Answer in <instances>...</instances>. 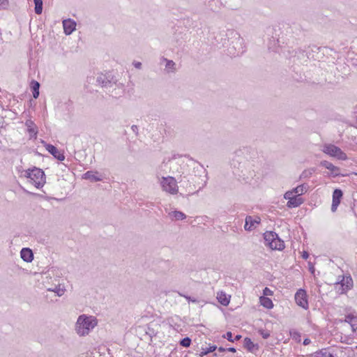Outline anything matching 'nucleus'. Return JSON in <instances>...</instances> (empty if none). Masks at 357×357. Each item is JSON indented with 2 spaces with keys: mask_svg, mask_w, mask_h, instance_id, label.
I'll use <instances>...</instances> for the list:
<instances>
[{
  "mask_svg": "<svg viewBox=\"0 0 357 357\" xmlns=\"http://www.w3.org/2000/svg\"><path fill=\"white\" fill-rule=\"evenodd\" d=\"M256 156V150L250 146H243L237 149L231 161L234 174L245 182H250L255 176L254 170L250 169V161Z\"/></svg>",
  "mask_w": 357,
  "mask_h": 357,
  "instance_id": "nucleus-1",
  "label": "nucleus"
},
{
  "mask_svg": "<svg viewBox=\"0 0 357 357\" xmlns=\"http://www.w3.org/2000/svg\"><path fill=\"white\" fill-rule=\"evenodd\" d=\"M96 319L86 314L80 315L76 322L75 330L78 335L84 336L96 326Z\"/></svg>",
  "mask_w": 357,
  "mask_h": 357,
  "instance_id": "nucleus-2",
  "label": "nucleus"
},
{
  "mask_svg": "<svg viewBox=\"0 0 357 357\" xmlns=\"http://www.w3.org/2000/svg\"><path fill=\"white\" fill-rule=\"evenodd\" d=\"M227 36L231 40L230 44L231 47L230 48L234 50L233 52L230 51V54H233L234 56L243 54L245 52L246 48L244 44V40L239 33L232 29L228 30Z\"/></svg>",
  "mask_w": 357,
  "mask_h": 357,
  "instance_id": "nucleus-3",
  "label": "nucleus"
},
{
  "mask_svg": "<svg viewBox=\"0 0 357 357\" xmlns=\"http://www.w3.org/2000/svg\"><path fill=\"white\" fill-rule=\"evenodd\" d=\"M24 176L30 179L36 188H41L45 183V174L44 172L38 167H34L24 171Z\"/></svg>",
  "mask_w": 357,
  "mask_h": 357,
  "instance_id": "nucleus-4",
  "label": "nucleus"
},
{
  "mask_svg": "<svg viewBox=\"0 0 357 357\" xmlns=\"http://www.w3.org/2000/svg\"><path fill=\"white\" fill-rule=\"evenodd\" d=\"M264 244L272 250H282L284 248V241L278 234L273 231H267L263 234Z\"/></svg>",
  "mask_w": 357,
  "mask_h": 357,
  "instance_id": "nucleus-5",
  "label": "nucleus"
},
{
  "mask_svg": "<svg viewBox=\"0 0 357 357\" xmlns=\"http://www.w3.org/2000/svg\"><path fill=\"white\" fill-rule=\"evenodd\" d=\"M322 151L340 160L344 161L348 159L347 154L340 148L333 144H325L323 146Z\"/></svg>",
  "mask_w": 357,
  "mask_h": 357,
  "instance_id": "nucleus-6",
  "label": "nucleus"
},
{
  "mask_svg": "<svg viewBox=\"0 0 357 357\" xmlns=\"http://www.w3.org/2000/svg\"><path fill=\"white\" fill-rule=\"evenodd\" d=\"M160 184L162 190L171 195H176L178 192L177 181L172 176L162 177Z\"/></svg>",
  "mask_w": 357,
  "mask_h": 357,
  "instance_id": "nucleus-7",
  "label": "nucleus"
},
{
  "mask_svg": "<svg viewBox=\"0 0 357 357\" xmlns=\"http://www.w3.org/2000/svg\"><path fill=\"white\" fill-rule=\"evenodd\" d=\"M353 287L354 282L350 275H343L342 279L335 283V289L340 294H347Z\"/></svg>",
  "mask_w": 357,
  "mask_h": 357,
  "instance_id": "nucleus-8",
  "label": "nucleus"
},
{
  "mask_svg": "<svg viewBox=\"0 0 357 357\" xmlns=\"http://www.w3.org/2000/svg\"><path fill=\"white\" fill-rule=\"evenodd\" d=\"M116 80L114 78L111 73L108 72L105 74L100 73L96 78V82L102 87L112 86L115 84Z\"/></svg>",
  "mask_w": 357,
  "mask_h": 357,
  "instance_id": "nucleus-9",
  "label": "nucleus"
},
{
  "mask_svg": "<svg viewBox=\"0 0 357 357\" xmlns=\"http://www.w3.org/2000/svg\"><path fill=\"white\" fill-rule=\"evenodd\" d=\"M296 304L302 308L307 310L309 307L307 295L303 289H299L294 296Z\"/></svg>",
  "mask_w": 357,
  "mask_h": 357,
  "instance_id": "nucleus-10",
  "label": "nucleus"
},
{
  "mask_svg": "<svg viewBox=\"0 0 357 357\" xmlns=\"http://www.w3.org/2000/svg\"><path fill=\"white\" fill-rule=\"evenodd\" d=\"M41 142L42 144H44V146L45 147L46 150L56 159L59 160V161L64 160L65 155L63 153L59 151L55 146L50 144H47L43 140H42Z\"/></svg>",
  "mask_w": 357,
  "mask_h": 357,
  "instance_id": "nucleus-11",
  "label": "nucleus"
},
{
  "mask_svg": "<svg viewBox=\"0 0 357 357\" xmlns=\"http://www.w3.org/2000/svg\"><path fill=\"white\" fill-rule=\"evenodd\" d=\"M320 165L328 169L330 171L329 175L333 178L342 175L340 173V168L337 166H335L331 162H328L327 160H323L320 162Z\"/></svg>",
  "mask_w": 357,
  "mask_h": 357,
  "instance_id": "nucleus-12",
  "label": "nucleus"
},
{
  "mask_svg": "<svg viewBox=\"0 0 357 357\" xmlns=\"http://www.w3.org/2000/svg\"><path fill=\"white\" fill-rule=\"evenodd\" d=\"M343 196V192L340 189H335L333 192V199H332V205H331V211L335 212L337 211V206L340 204L341 199Z\"/></svg>",
  "mask_w": 357,
  "mask_h": 357,
  "instance_id": "nucleus-13",
  "label": "nucleus"
},
{
  "mask_svg": "<svg viewBox=\"0 0 357 357\" xmlns=\"http://www.w3.org/2000/svg\"><path fill=\"white\" fill-rule=\"evenodd\" d=\"M27 132L30 139H36L38 132V128L35 123L31 119L26 120L25 122Z\"/></svg>",
  "mask_w": 357,
  "mask_h": 357,
  "instance_id": "nucleus-14",
  "label": "nucleus"
},
{
  "mask_svg": "<svg viewBox=\"0 0 357 357\" xmlns=\"http://www.w3.org/2000/svg\"><path fill=\"white\" fill-rule=\"evenodd\" d=\"M63 27L64 33L67 36L70 35L76 28V22L72 19L63 20Z\"/></svg>",
  "mask_w": 357,
  "mask_h": 357,
  "instance_id": "nucleus-15",
  "label": "nucleus"
},
{
  "mask_svg": "<svg viewBox=\"0 0 357 357\" xmlns=\"http://www.w3.org/2000/svg\"><path fill=\"white\" fill-rule=\"evenodd\" d=\"M259 218L255 219L248 215L245 218L244 229L246 231H252L259 224Z\"/></svg>",
  "mask_w": 357,
  "mask_h": 357,
  "instance_id": "nucleus-16",
  "label": "nucleus"
},
{
  "mask_svg": "<svg viewBox=\"0 0 357 357\" xmlns=\"http://www.w3.org/2000/svg\"><path fill=\"white\" fill-rule=\"evenodd\" d=\"M82 178L86 180H89L91 182L100 181L102 180V176L98 172L87 171L82 176Z\"/></svg>",
  "mask_w": 357,
  "mask_h": 357,
  "instance_id": "nucleus-17",
  "label": "nucleus"
},
{
  "mask_svg": "<svg viewBox=\"0 0 357 357\" xmlns=\"http://www.w3.org/2000/svg\"><path fill=\"white\" fill-rule=\"evenodd\" d=\"M22 259L26 262H31L33 259V253L29 248H23L20 251Z\"/></svg>",
  "mask_w": 357,
  "mask_h": 357,
  "instance_id": "nucleus-18",
  "label": "nucleus"
},
{
  "mask_svg": "<svg viewBox=\"0 0 357 357\" xmlns=\"http://www.w3.org/2000/svg\"><path fill=\"white\" fill-rule=\"evenodd\" d=\"M303 203V199L298 195H294L287 203V206L289 208H296Z\"/></svg>",
  "mask_w": 357,
  "mask_h": 357,
  "instance_id": "nucleus-19",
  "label": "nucleus"
},
{
  "mask_svg": "<svg viewBox=\"0 0 357 357\" xmlns=\"http://www.w3.org/2000/svg\"><path fill=\"white\" fill-rule=\"evenodd\" d=\"M217 299L221 305L227 306L229 303L230 296H228L225 293L220 291L218 293Z\"/></svg>",
  "mask_w": 357,
  "mask_h": 357,
  "instance_id": "nucleus-20",
  "label": "nucleus"
},
{
  "mask_svg": "<svg viewBox=\"0 0 357 357\" xmlns=\"http://www.w3.org/2000/svg\"><path fill=\"white\" fill-rule=\"evenodd\" d=\"M313 357H335L328 348L322 349L313 354Z\"/></svg>",
  "mask_w": 357,
  "mask_h": 357,
  "instance_id": "nucleus-21",
  "label": "nucleus"
},
{
  "mask_svg": "<svg viewBox=\"0 0 357 357\" xmlns=\"http://www.w3.org/2000/svg\"><path fill=\"white\" fill-rule=\"evenodd\" d=\"M30 86L32 91L33 97L36 99L38 98L40 94V83L36 80H32L31 82Z\"/></svg>",
  "mask_w": 357,
  "mask_h": 357,
  "instance_id": "nucleus-22",
  "label": "nucleus"
},
{
  "mask_svg": "<svg viewBox=\"0 0 357 357\" xmlns=\"http://www.w3.org/2000/svg\"><path fill=\"white\" fill-rule=\"evenodd\" d=\"M308 189V185L307 184H301L298 185L297 187L292 189L293 192L296 195H298L300 197L301 195H303L307 191Z\"/></svg>",
  "mask_w": 357,
  "mask_h": 357,
  "instance_id": "nucleus-23",
  "label": "nucleus"
},
{
  "mask_svg": "<svg viewBox=\"0 0 357 357\" xmlns=\"http://www.w3.org/2000/svg\"><path fill=\"white\" fill-rule=\"evenodd\" d=\"M259 300L261 305L266 309H272L273 307V303L271 298L266 296H261Z\"/></svg>",
  "mask_w": 357,
  "mask_h": 357,
  "instance_id": "nucleus-24",
  "label": "nucleus"
},
{
  "mask_svg": "<svg viewBox=\"0 0 357 357\" xmlns=\"http://www.w3.org/2000/svg\"><path fill=\"white\" fill-rule=\"evenodd\" d=\"M169 215L172 218H174L176 220H182L186 218V215L182 211H174L169 213Z\"/></svg>",
  "mask_w": 357,
  "mask_h": 357,
  "instance_id": "nucleus-25",
  "label": "nucleus"
},
{
  "mask_svg": "<svg viewBox=\"0 0 357 357\" xmlns=\"http://www.w3.org/2000/svg\"><path fill=\"white\" fill-rule=\"evenodd\" d=\"M243 346L244 347L249 351H252L255 347H257V345H255L253 342L249 337H245L243 340Z\"/></svg>",
  "mask_w": 357,
  "mask_h": 357,
  "instance_id": "nucleus-26",
  "label": "nucleus"
},
{
  "mask_svg": "<svg viewBox=\"0 0 357 357\" xmlns=\"http://www.w3.org/2000/svg\"><path fill=\"white\" fill-rule=\"evenodd\" d=\"M165 61H166L165 70L167 73H173L175 71V63L172 60H168L167 59H163Z\"/></svg>",
  "mask_w": 357,
  "mask_h": 357,
  "instance_id": "nucleus-27",
  "label": "nucleus"
},
{
  "mask_svg": "<svg viewBox=\"0 0 357 357\" xmlns=\"http://www.w3.org/2000/svg\"><path fill=\"white\" fill-rule=\"evenodd\" d=\"M35 5L34 11L36 14L40 15L43 12V0H33Z\"/></svg>",
  "mask_w": 357,
  "mask_h": 357,
  "instance_id": "nucleus-28",
  "label": "nucleus"
},
{
  "mask_svg": "<svg viewBox=\"0 0 357 357\" xmlns=\"http://www.w3.org/2000/svg\"><path fill=\"white\" fill-rule=\"evenodd\" d=\"M314 172H315L314 168H310L307 169H305L304 171H303V172L300 175V179H305V178H310L313 174V173Z\"/></svg>",
  "mask_w": 357,
  "mask_h": 357,
  "instance_id": "nucleus-29",
  "label": "nucleus"
},
{
  "mask_svg": "<svg viewBox=\"0 0 357 357\" xmlns=\"http://www.w3.org/2000/svg\"><path fill=\"white\" fill-rule=\"evenodd\" d=\"M223 337L225 338H226L228 341L234 342L238 341L241 338L242 336L241 335H236L234 337V338H232V333L230 331H228L226 333L225 335H223Z\"/></svg>",
  "mask_w": 357,
  "mask_h": 357,
  "instance_id": "nucleus-30",
  "label": "nucleus"
},
{
  "mask_svg": "<svg viewBox=\"0 0 357 357\" xmlns=\"http://www.w3.org/2000/svg\"><path fill=\"white\" fill-rule=\"evenodd\" d=\"M144 331L146 333V335H149L151 339L157 335V332L155 331V329L152 327L151 324H149L146 326Z\"/></svg>",
  "mask_w": 357,
  "mask_h": 357,
  "instance_id": "nucleus-31",
  "label": "nucleus"
},
{
  "mask_svg": "<svg viewBox=\"0 0 357 357\" xmlns=\"http://www.w3.org/2000/svg\"><path fill=\"white\" fill-rule=\"evenodd\" d=\"M217 349L215 345L210 346L209 347L202 348L200 351L199 356L203 357L205 355L214 351Z\"/></svg>",
  "mask_w": 357,
  "mask_h": 357,
  "instance_id": "nucleus-32",
  "label": "nucleus"
},
{
  "mask_svg": "<svg viewBox=\"0 0 357 357\" xmlns=\"http://www.w3.org/2000/svg\"><path fill=\"white\" fill-rule=\"evenodd\" d=\"M48 291L54 292L58 296H61L64 294L65 289L61 288L60 285H58L54 288H49Z\"/></svg>",
  "mask_w": 357,
  "mask_h": 357,
  "instance_id": "nucleus-33",
  "label": "nucleus"
},
{
  "mask_svg": "<svg viewBox=\"0 0 357 357\" xmlns=\"http://www.w3.org/2000/svg\"><path fill=\"white\" fill-rule=\"evenodd\" d=\"M191 342L192 341L190 337H185L180 340L179 344L183 347H189L190 346Z\"/></svg>",
  "mask_w": 357,
  "mask_h": 357,
  "instance_id": "nucleus-34",
  "label": "nucleus"
},
{
  "mask_svg": "<svg viewBox=\"0 0 357 357\" xmlns=\"http://www.w3.org/2000/svg\"><path fill=\"white\" fill-rule=\"evenodd\" d=\"M350 326L354 332L357 331V316L355 315L353 319L351 321Z\"/></svg>",
  "mask_w": 357,
  "mask_h": 357,
  "instance_id": "nucleus-35",
  "label": "nucleus"
},
{
  "mask_svg": "<svg viewBox=\"0 0 357 357\" xmlns=\"http://www.w3.org/2000/svg\"><path fill=\"white\" fill-rule=\"evenodd\" d=\"M292 338L295 340L296 342L301 341V334L298 331H294L290 333Z\"/></svg>",
  "mask_w": 357,
  "mask_h": 357,
  "instance_id": "nucleus-36",
  "label": "nucleus"
},
{
  "mask_svg": "<svg viewBox=\"0 0 357 357\" xmlns=\"http://www.w3.org/2000/svg\"><path fill=\"white\" fill-rule=\"evenodd\" d=\"M292 197H294V193L293 192V190H289L287 192H286L284 195V198L285 199H287L288 201Z\"/></svg>",
  "mask_w": 357,
  "mask_h": 357,
  "instance_id": "nucleus-37",
  "label": "nucleus"
},
{
  "mask_svg": "<svg viewBox=\"0 0 357 357\" xmlns=\"http://www.w3.org/2000/svg\"><path fill=\"white\" fill-rule=\"evenodd\" d=\"M179 295L181 296H183L184 298H186V300L188 301V302H192V303H197V300L195 298H192L190 296H186V295H184L183 294H181L179 293Z\"/></svg>",
  "mask_w": 357,
  "mask_h": 357,
  "instance_id": "nucleus-38",
  "label": "nucleus"
},
{
  "mask_svg": "<svg viewBox=\"0 0 357 357\" xmlns=\"http://www.w3.org/2000/svg\"><path fill=\"white\" fill-rule=\"evenodd\" d=\"M259 334L261 335V337L264 338V339H267L268 337H270V333L267 331H265V330H260L259 331Z\"/></svg>",
  "mask_w": 357,
  "mask_h": 357,
  "instance_id": "nucleus-39",
  "label": "nucleus"
},
{
  "mask_svg": "<svg viewBox=\"0 0 357 357\" xmlns=\"http://www.w3.org/2000/svg\"><path fill=\"white\" fill-rule=\"evenodd\" d=\"M8 3V0H0V9H6Z\"/></svg>",
  "mask_w": 357,
  "mask_h": 357,
  "instance_id": "nucleus-40",
  "label": "nucleus"
},
{
  "mask_svg": "<svg viewBox=\"0 0 357 357\" xmlns=\"http://www.w3.org/2000/svg\"><path fill=\"white\" fill-rule=\"evenodd\" d=\"M354 316L355 315L352 313L348 314L345 316L344 321L350 324L351 321L353 319Z\"/></svg>",
  "mask_w": 357,
  "mask_h": 357,
  "instance_id": "nucleus-41",
  "label": "nucleus"
},
{
  "mask_svg": "<svg viewBox=\"0 0 357 357\" xmlns=\"http://www.w3.org/2000/svg\"><path fill=\"white\" fill-rule=\"evenodd\" d=\"M273 294V291H271L269 288L265 287L263 289V294L264 296H272Z\"/></svg>",
  "mask_w": 357,
  "mask_h": 357,
  "instance_id": "nucleus-42",
  "label": "nucleus"
},
{
  "mask_svg": "<svg viewBox=\"0 0 357 357\" xmlns=\"http://www.w3.org/2000/svg\"><path fill=\"white\" fill-rule=\"evenodd\" d=\"M131 129H132V132H133L136 135H138V130H138V127H137V126H136V125H132V126H131Z\"/></svg>",
  "mask_w": 357,
  "mask_h": 357,
  "instance_id": "nucleus-43",
  "label": "nucleus"
},
{
  "mask_svg": "<svg viewBox=\"0 0 357 357\" xmlns=\"http://www.w3.org/2000/svg\"><path fill=\"white\" fill-rule=\"evenodd\" d=\"M133 65L137 69H140L142 67V63L139 61H134Z\"/></svg>",
  "mask_w": 357,
  "mask_h": 357,
  "instance_id": "nucleus-44",
  "label": "nucleus"
},
{
  "mask_svg": "<svg viewBox=\"0 0 357 357\" xmlns=\"http://www.w3.org/2000/svg\"><path fill=\"white\" fill-rule=\"evenodd\" d=\"M352 209L355 213H357V200H354V206L352 207Z\"/></svg>",
  "mask_w": 357,
  "mask_h": 357,
  "instance_id": "nucleus-45",
  "label": "nucleus"
},
{
  "mask_svg": "<svg viewBox=\"0 0 357 357\" xmlns=\"http://www.w3.org/2000/svg\"><path fill=\"white\" fill-rule=\"evenodd\" d=\"M311 342L309 338H305L303 342V345H308Z\"/></svg>",
  "mask_w": 357,
  "mask_h": 357,
  "instance_id": "nucleus-46",
  "label": "nucleus"
},
{
  "mask_svg": "<svg viewBox=\"0 0 357 357\" xmlns=\"http://www.w3.org/2000/svg\"><path fill=\"white\" fill-rule=\"evenodd\" d=\"M302 257H303V259H307L308 258V257H309L308 252L304 251L303 253Z\"/></svg>",
  "mask_w": 357,
  "mask_h": 357,
  "instance_id": "nucleus-47",
  "label": "nucleus"
},
{
  "mask_svg": "<svg viewBox=\"0 0 357 357\" xmlns=\"http://www.w3.org/2000/svg\"><path fill=\"white\" fill-rule=\"evenodd\" d=\"M226 349H227V351L232 352V353H235L236 351V350L234 347H229Z\"/></svg>",
  "mask_w": 357,
  "mask_h": 357,
  "instance_id": "nucleus-48",
  "label": "nucleus"
},
{
  "mask_svg": "<svg viewBox=\"0 0 357 357\" xmlns=\"http://www.w3.org/2000/svg\"><path fill=\"white\" fill-rule=\"evenodd\" d=\"M218 351H219L220 352H224V351H227V349H225L224 347H220L218 348Z\"/></svg>",
  "mask_w": 357,
  "mask_h": 357,
  "instance_id": "nucleus-49",
  "label": "nucleus"
},
{
  "mask_svg": "<svg viewBox=\"0 0 357 357\" xmlns=\"http://www.w3.org/2000/svg\"><path fill=\"white\" fill-rule=\"evenodd\" d=\"M301 357H305L304 356H302Z\"/></svg>",
  "mask_w": 357,
  "mask_h": 357,
  "instance_id": "nucleus-50",
  "label": "nucleus"
}]
</instances>
